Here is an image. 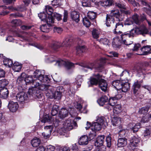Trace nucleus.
<instances>
[{
	"label": "nucleus",
	"mask_w": 151,
	"mask_h": 151,
	"mask_svg": "<svg viewBox=\"0 0 151 151\" xmlns=\"http://www.w3.org/2000/svg\"><path fill=\"white\" fill-rule=\"evenodd\" d=\"M25 74L24 73H22L21 75L19 76L17 79V81L19 83L23 80H24L25 76Z\"/></svg>",
	"instance_id": "338daca9"
},
{
	"label": "nucleus",
	"mask_w": 151,
	"mask_h": 151,
	"mask_svg": "<svg viewBox=\"0 0 151 151\" xmlns=\"http://www.w3.org/2000/svg\"><path fill=\"white\" fill-rule=\"evenodd\" d=\"M105 137L104 135L99 136L96 139L95 143V145L97 146L103 145V144L104 140Z\"/></svg>",
	"instance_id": "4be33fe9"
},
{
	"label": "nucleus",
	"mask_w": 151,
	"mask_h": 151,
	"mask_svg": "<svg viewBox=\"0 0 151 151\" xmlns=\"http://www.w3.org/2000/svg\"><path fill=\"white\" fill-rule=\"evenodd\" d=\"M18 106V104L17 102L10 101L8 105V107L11 111L14 112L17 110Z\"/></svg>",
	"instance_id": "ddd939ff"
},
{
	"label": "nucleus",
	"mask_w": 151,
	"mask_h": 151,
	"mask_svg": "<svg viewBox=\"0 0 151 151\" xmlns=\"http://www.w3.org/2000/svg\"><path fill=\"white\" fill-rule=\"evenodd\" d=\"M52 27L47 24L42 25L40 27L41 30L44 32H48Z\"/></svg>",
	"instance_id": "7c9ffc66"
},
{
	"label": "nucleus",
	"mask_w": 151,
	"mask_h": 151,
	"mask_svg": "<svg viewBox=\"0 0 151 151\" xmlns=\"http://www.w3.org/2000/svg\"><path fill=\"white\" fill-rule=\"evenodd\" d=\"M112 123L114 126H118L121 123V119L118 117H114L112 119Z\"/></svg>",
	"instance_id": "c756f323"
},
{
	"label": "nucleus",
	"mask_w": 151,
	"mask_h": 151,
	"mask_svg": "<svg viewBox=\"0 0 151 151\" xmlns=\"http://www.w3.org/2000/svg\"><path fill=\"white\" fill-rule=\"evenodd\" d=\"M143 82L142 80L140 81L137 80L134 83L132 86L134 93L136 94L137 93L138 89L142 86Z\"/></svg>",
	"instance_id": "4468645a"
},
{
	"label": "nucleus",
	"mask_w": 151,
	"mask_h": 151,
	"mask_svg": "<svg viewBox=\"0 0 151 151\" xmlns=\"http://www.w3.org/2000/svg\"><path fill=\"white\" fill-rule=\"evenodd\" d=\"M108 100V97L104 96H102L97 100V101L100 106H103L107 102Z\"/></svg>",
	"instance_id": "bb28decb"
},
{
	"label": "nucleus",
	"mask_w": 151,
	"mask_h": 151,
	"mask_svg": "<svg viewBox=\"0 0 151 151\" xmlns=\"http://www.w3.org/2000/svg\"><path fill=\"white\" fill-rule=\"evenodd\" d=\"M113 108V112L115 114H118L122 110L121 105L120 104H117L115 105Z\"/></svg>",
	"instance_id": "4c0bfd02"
},
{
	"label": "nucleus",
	"mask_w": 151,
	"mask_h": 151,
	"mask_svg": "<svg viewBox=\"0 0 151 151\" xmlns=\"http://www.w3.org/2000/svg\"><path fill=\"white\" fill-rule=\"evenodd\" d=\"M36 80V79H35L34 78H33L31 76H28L26 78L25 77L24 81H25L27 84L32 83L33 85H34L33 82Z\"/></svg>",
	"instance_id": "ea45409f"
},
{
	"label": "nucleus",
	"mask_w": 151,
	"mask_h": 151,
	"mask_svg": "<svg viewBox=\"0 0 151 151\" xmlns=\"http://www.w3.org/2000/svg\"><path fill=\"white\" fill-rule=\"evenodd\" d=\"M26 6H24L23 5H20L18 6L17 8H15V11H19L22 12L26 10Z\"/></svg>",
	"instance_id": "13d9d810"
},
{
	"label": "nucleus",
	"mask_w": 151,
	"mask_h": 151,
	"mask_svg": "<svg viewBox=\"0 0 151 151\" xmlns=\"http://www.w3.org/2000/svg\"><path fill=\"white\" fill-rule=\"evenodd\" d=\"M11 22L16 26L19 25L22 23L20 19H13L12 21Z\"/></svg>",
	"instance_id": "e2e57ef3"
},
{
	"label": "nucleus",
	"mask_w": 151,
	"mask_h": 151,
	"mask_svg": "<svg viewBox=\"0 0 151 151\" xmlns=\"http://www.w3.org/2000/svg\"><path fill=\"white\" fill-rule=\"evenodd\" d=\"M88 18L91 19H94L96 16V14L94 12L92 11L88 12L87 14Z\"/></svg>",
	"instance_id": "603ef678"
},
{
	"label": "nucleus",
	"mask_w": 151,
	"mask_h": 151,
	"mask_svg": "<svg viewBox=\"0 0 151 151\" xmlns=\"http://www.w3.org/2000/svg\"><path fill=\"white\" fill-rule=\"evenodd\" d=\"M51 89L50 90L49 93H47V96L49 97L52 96V97L55 99L58 100L60 99L62 96V87H58L57 88Z\"/></svg>",
	"instance_id": "39448f33"
},
{
	"label": "nucleus",
	"mask_w": 151,
	"mask_h": 151,
	"mask_svg": "<svg viewBox=\"0 0 151 151\" xmlns=\"http://www.w3.org/2000/svg\"><path fill=\"white\" fill-rule=\"evenodd\" d=\"M130 88L129 84L128 83L122 82V85L121 90L122 92H125L127 91Z\"/></svg>",
	"instance_id": "473e14b6"
},
{
	"label": "nucleus",
	"mask_w": 151,
	"mask_h": 151,
	"mask_svg": "<svg viewBox=\"0 0 151 151\" xmlns=\"http://www.w3.org/2000/svg\"><path fill=\"white\" fill-rule=\"evenodd\" d=\"M113 3V0H106L104 1H101L100 4L102 6H109L111 5Z\"/></svg>",
	"instance_id": "e433bc0d"
},
{
	"label": "nucleus",
	"mask_w": 151,
	"mask_h": 151,
	"mask_svg": "<svg viewBox=\"0 0 151 151\" xmlns=\"http://www.w3.org/2000/svg\"><path fill=\"white\" fill-rule=\"evenodd\" d=\"M127 131V130L125 129H123L121 130L119 133V136L120 137L122 138L124 137V136H125L126 133Z\"/></svg>",
	"instance_id": "0e129e2a"
},
{
	"label": "nucleus",
	"mask_w": 151,
	"mask_h": 151,
	"mask_svg": "<svg viewBox=\"0 0 151 151\" xmlns=\"http://www.w3.org/2000/svg\"><path fill=\"white\" fill-rule=\"evenodd\" d=\"M38 91H45V93L46 95L47 94L46 93H49L50 90L51 89H55L54 87H52L50 85H46L40 84L39 86H37Z\"/></svg>",
	"instance_id": "6e6552de"
},
{
	"label": "nucleus",
	"mask_w": 151,
	"mask_h": 151,
	"mask_svg": "<svg viewBox=\"0 0 151 151\" xmlns=\"http://www.w3.org/2000/svg\"><path fill=\"white\" fill-rule=\"evenodd\" d=\"M28 93L29 95L35 97H39L40 94L39 91H38L37 86H35L32 88H29Z\"/></svg>",
	"instance_id": "9d476101"
},
{
	"label": "nucleus",
	"mask_w": 151,
	"mask_h": 151,
	"mask_svg": "<svg viewBox=\"0 0 151 151\" xmlns=\"http://www.w3.org/2000/svg\"><path fill=\"white\" fill-rule=\"evenodd\" d=\"M48 79V78L46 76H44L43 75L41 76L40 78H37L33 82V83L35 86H38L40 84L43 83H46Z\"/></svg>",
	"instance_id": "9b49d317"
},
{
	"label": "nucleus",
	"mask_w": 151,
	"mask_h": 151,
	"mask_svg": "<svg viewBox=\"0 0 151 151\" xmlns=\"http://www.w3.org/2000/svg\"><path fill=\"white\" fill-rule=\"evenodd\" d=\"M76 83L78 86L79 87L80 86L83 80L82 76L81 75H78L76 78Z\"/></svg>",
	"instance_id": "a19ab883"
},
{
	"label": "nucleus",
	"mask_w": 151,
	"mask_h": 151,
	"mask_svg": "<svg viewBox=\"0 0 151 151\" xmlns=\"http://www.w3.org/2000/svg\"><path fill=\"white\" fill-rule=\"evenodd\" d=\"M96 132H90L88 135V139L89 141L93 140V139H95L96 137Z\"/></svg>",
	"instance_id": "49530a36"
},
{
	"label": "nucleus",
	"mask_w": 151,
	"mask_h": 151,
	"mask_svg": "<svg viewBox=\"0 0 151 151\" xmlns=\"http://www.w3.org/2000/svg\"><path fill=\"white\" fill-rule=\"evenodd\" d=\"M50 46L52 49L56 50L62 46H64L63 44L57 41H53L52 42Z\"/></svg>",
	"instance_id": "393cba45"
},
{
	"label": "nucleus",
	"mask_w": 151,
	"mask_h": 151,
	"mask_svg": "<svg viewBox=\"0 0 151 151\" xmlns=\"http://www.w3.org/2000/svg\"><path fill=\"white\" fill-rule=\"evenodd\" d=\"M119 13V11L118 9L112 10L111 11V15H111L112 16H113L116 17L117 15H118Z\"/></svg>",
	"instance_id": "69168bd1"
},
{
	"label": "nucleus",
	"mask_w": 151,
	"mask_h": 151,
	"mask_svg": "<svg viewBox=\"0 0 151 151\" xmlns=\"http://www.w3.org/2000/svg\"><path fill=\"white\" fill-rule=\"evenodd\" d=\"M52 119V118L47 115H46L41 121V122L43 123L49 122Z\"/></svg>",
	"instance_id": "680f3d73"
},
{
	"label": "nucleus",
	"mask_w": 151,
	"mask_h": 151,
	"mask_svg": "<svg viewBox=\"0 0 151 151\" xmlns=\"http://www.w3.org/2000/svg\"><path fill=\"white\" fill-rule=\"evenodd\" d=\"M116 103L117 100L116 99L115 97H112L109 99L108 103L104 107L108 110H111Z\"/></svg>",
	"instance_id": "1a4fd4ad"
},
{
	"label": "nucleus",
	"mask_w": 151,
	"mask_h": 151,
	"mask_svg": "<svg viewBox=\"0 0 151 151\" xmlns=\"http://www.w3.org/2000/svg\"><path fill=\"white\" fill-rule=\"evenodd\" d=\"M83 23L84 25L86 27H88L91 25V22L87 17L83 19Z\"/></svg>",
	"instance_id": "6e6d98bb"
},
{
	"label": "nucleus",
	"mask_w": 151,
	"mask_h": 151,
	"mask_svg": "<svg viewBox=\"0 0 151 151\" xmlns=\"http://www.w3.org/2000/svg\"><path fill=\"white\" fill-rule=\"evenodd\" d=\"M100 42L101 43L105 45H109L110 43L109 40L105 38L101 39Z\"/></svg>",
	"instance_id": "bf43d9fd"
},
{
	"label": "nucleus",
	"mask_w": 151,
	"mask_h": 151,
	"mask_svg": "<svg viewBox=\"0 0 151 151\" xmlns=\"http://www.w3.org/2000/svg\"><path fill=\"white\" fill-rule=\"evenodd\" d=\"M8 94V91L6 88H2L0 89V97L5 99L7 97Z\"/></svg>",
	"instance_id": "a878e982"
},
{
	"label": "nucleus",
	"mask_w": 151,
	"mask_h": 151,
	"mask_svg": "<svg viewBox=\"0 0 151 151\" xmlns=\"http://www.w3.org/2000/svg\"><path fill=\"white\" fill-rule=\"evenodd\" d=\"M127 139L124 138H119L117 145L119 147H122L126 146L127 144Z\"/></svg>",
	"instance_id": "412c9836"
},
{
	"label": "nucleus",
	"mask_w": 151,
	"mask_h": 151,
	"mask_svg": "<svg viewBox=\"0 0 151 151\" xmlns=\"http://www.w3.org/2000/svg\"><path fill=\"white\" fill-rule=\"evenodd\" d=\"M31 143L33 147H37L40 144V141L39 138L35 137L31 140Z\"/></svg>",
	"instance_id": "2f4dec72"
},
{
	"label": "nucleus",
	"mask_w": 151,
	"mask_h": 151,
	"mask_svg": "<svg viewBox=\"0 0 151 151\" xmlns=\"http://www.w3.org/2000/svg\"><path fill=\"white\" fill-rule=\"evenodd\" d=\"M55 149L54 146L50 145L47 146L45 149V151H54Z\"/></svg>",
	"instance_id": "774afa93"
},
{
	"label": "nucleus",
	"mask_w": 151,
	"mask_h": 151,
	"mask_svg": "<svg viewBox=\"0 0 151 151\" xmlns=\"http://www.w3.org/2000/svg\"><path fill=\"white\" fill-rule=\"evenodd\" d=\"M115 6L119 8L126 9V7L125 5L122 2L118 1L115 3Z\"/></svg>",
	"instance_id": "09e8293b"
},
{
	"label": "nucleus",
	"mask_w": 151,
	"mask_h": 151,
	"mask_svg": "<svg viewBox=\"0 0 151 151\" xmlns=\"http://www.w3.org/2000/svg\"><path fill=\"white\" fill-rule=\"evenodd\" d=\"M43 75L41 73V72L39 70H36L34 73V78L35 79L40 78L41 76Z\"/></svg>",
	"instance_id": "c03bdc74"
},
{
	"label": "nucleus",
	"mask_w": 151,
	"mask_h": 151,
	"mask_svg": "<svg viewBox=\"0 0 151 151\" xmlns=\"http://www.w3.org/2000/svg\"><path fill=\"white\" fill-rule=\"evenodd\" d=\"M8 81L5 79L0 80V88H4L8 84Z\"/></svg>",
	"instance_id": "8fccbe9b"
},
{
	"label": "nucleus",
	"mask_w": 151,
	"mask_h": 151,
	"mask_svg": "<svg viewBox=\"0 0 151 151\" xmlns=\"http://www.w3.org/2000/svg\"><path fill=\"white\" fill-rule=\"evenodd\" d=\"M141 50L143 53L141 54L140 55H147L151 53V46L150 45L144 46L141 48Z\"/></svg>",
	"instance_id": "a211bd4d"
},
{
	"label": "nucleus",
	"mask_w": 151,
	"mask_h": 151,
	"mask_svg": "<svg viewBox=\"0 0 151 151\" xmlns=\"http://www.w3.org/2000/svg\"><path fill=\"white\" fill-rule=\"evenodd\" d=\"M113 26H115L114 32L115 34H119L122 33L123 27L122 24L119 23H115Z\"/></svg>",
	"instance_id": "dca6fc26"
},
{
	"label": "nucleus",
	"mask_w": 151,
	"mask_h": 151,
	"mask_svg": "<svg viewBox=\"0 0 151 151\" xmlns=\"http://www.w3.org/2000/svg\"><path fill=\"white\" fill-rule=\"evenodd\" d=\"M141 3L144 5L147 6L146 9H147V13L150 16H151V4H148L144 0H140Z\"/></svg>",
	"instance_id": "c85d7f7f"
},
{
	"label": "nucleus",
	"mask_w": 151,
	"mask_h": 151,
	"mask_svg": "<svg viewBox=\"0 0 151 151\" xmlns=\"http://www.w3.org/2000/svg\"><path fill=\"white\" fill-rule=\"evenodd\" d=\"M3 63L5 65L10 67L12 65V61L10 59H5L3 60Z\"/></svg>",
	"instance_id": "de8ad7c7"
},
{
	"label": "nucleus",
	"mask_w": 151,
	"mask_h": 151,
	"mask_svg": "<svg viewBox=\"0 0 151 151\" xmlns=\"http://www.w3.org/2000/svg\"><path fill=\"white\" fill-rule=\"evenodd\" d=\"M87 124L88 127H85L86 129H87L90 128V129L92 132H96V131L100 130L101 128V124L98 122L93 123L91 125V123L87 122Z\"/></svg>",
	"instance_id": "0eeeda50"
},
{
	"label": "nucleus",
	"mask_w": 151,
	"mask_h": 151,
	"mask_svg": "<svg viewBox=\"0 0 151 151\" xmlns=\"http://www.w3.org/2000/svg\"><path fill=\"white\" fill-rule=\"evenodd\" d=\"M114 19L113 17L107 14L106 17V24L107 27H112L114 24Z\"/></svg>",
	"instance_id": "f8f14e48"
},
{
	"label": "nucleus",
	"mask_w": 151,
	"mask_h": 151,
	"mask_svg": "<svg viewBox=\"0 0 151 151\" xmlns=\"http://www.w3.org/2000/svg\"><path fill=\"white\" fill-rule=\"evenodd\" d=\"M120 43L119 39L117 38H116L113 39L112 42V45L114 47H117L119 45Z\"/></svg>",
	"instance_id": "3c124183"
},
{
	"label": "nucleus",
	"mask_w": 151,
	"mask_h": 151,
	"mask_svg": "<svg viewBox=\"0 0 151 151\" xmlns=\"http://www.w3.org/2000/svg\"><path fill=\"white\" fill-rule=\"evenodd\" d=\"M88 137L86 135H84L81 137L78 140L79 145H86L88 143Z\"/></svg>",
	"instance_id": "aec40b11"
},
{
	"label": "nucleus",
	"mask_w": 151,
	"mask_h": 151,
	"mask_svg": "<svg viewBox=\"0 0 151 151\" xmlns=\"http://www.w3.org/2000/svg\"><path fill=\"white\" fill-rule=\"evenodd\" d=\"M106 142L107 146L110 147L111 145V138L110 135H108L106 137Z\"/></svg>",
	"instance_id": "4d7b16f0"
},
{
	"label": "nucleus",
	"mask_w": 151,
	"mask_h": 151,
	"mask_svg": "<svg viewBox=\"0 0 151 151\" xmlns=\"http://www.w3.org/2000/svg\"><path fill=\"white\" fill-rule=\"evenodd\" d=\"M102 76L99 74H93V77H91L90 80L88 82L92 85H96L98 83L101 90L105 91L107 88V83L105 80L102 78Z\"/></svg>",
	"instance_id": "f03ea898"
},
{
	"label": "nucleus",
	"mask_w": 151,
	"mask_h": 151,
	"mask_svg": "<svg viewBox=\"0 0 151 151\" xmlns=\"http://www.w3.org/2000/svg\"><path fill=\"white\" fill-rule=\"evenodd\" d=\"M27 98V94L23 92L19 93L16 96V98L17 101L21 102L26 100Z\"/></svg>",
	"instance_id": "6ab92c4d"
},
{
	"label": "nucleus",
	"mask_w": 151,
	"mask_h": 151,
	"mask_svg": "<svg viewBox=\"0 0 151 151\" xmlns=\"http://www.w3.org/2000/svg\"><path fill=\"white\" fill-rule=\"evenodd\" d=\"M93 37L95 39H97L99 37L100 34L99 31L95 29H93L92 31Z\"/></svg>",
	"instance_id": "79ce46f5"
},
{
	"label": "nucleus",
	"mask_w": 151,
	"mask_h": 151,
	"mask_svg": "<svg viewBox=\"0 0 151 151\" xmlns=\"http://www.w3.org/2000/svg\"><path fill=\"white\" fill-rule=\"evenodd\" d=\"M68 111L67 110L64 108H62L59 113V116L61 119H64L68 115Z\"/></svg>",
	"instance_id": "5701e85b"
},
{
	"label": "nucleus",
	"mask_w": 151,
	"mask_h": 151,
	"mask_svg": "<svg viewBox=\"0 0 151 151\" xmlns=\"http://www.w3.org/2000/svg\"><path fill=\"white\" fill-rule=\"evenodd\" d=\"M12 68L15 71L18 72L21 70L22 66L18 62H15L12 65Z\"/></svg>",
	"instance_id": "72a5a7b5"
},
{
	"label": "nucleus",
	"mask_w": 151,
	"mask_h": 151,
	"mask_svg": "<svg viewBox=\"0 0 151 151\" xmlns=\"http://www.w3.org/2000/svg\"><path fill=\"white\" fill-rule=\"evenodd\" d=\"M59 109V106L56 105H54L52 108L51 111V114L52 116L56 115Z\"/></svg>",
	"instance_id": "58836bf2"
},
{
	"label": "nucleus",
	"mask_w": 151,
	"mask_h": 151,
	"mask_svg": "<svg viewBox=\"0 0 151 151\" xmlns=\"http://www.w3.org/2000/svg\"><path fill=\"white\" fill-rule=\"evenodd\" d=\"M122 81L116 80L113 81L112 84L117 90H120L122 85Z\"/></svg>",
	"instance_id": "b1692460"
},
{
	"label": "nucleus",
	"mask_w": 151,
	"mask_h": 151,
	"mask_svg": "<svg viewBox=\"0 0 151 151\" xmlns=\"http://www.w3.org/2000/svg\"><path fill=\"white\" fill-rule=\"evenodd\" d=\"M48 63L55 62V65L58 67H60L64 65L68 69H70L74 65V64L67 61L59 59L57 60H55L54 58L52 56L50 57L48 59Z\"/></svg>",
	"instance_id": "20e7f679"
},
{
	"label": "nucleus",
	"mask_w": 151,
	"mask_h": 151,
	"mask_svg": "<svg viewBox=\"0 0 151 151\" xmlns=\"http://www.w3.org/2000/svg\"><path fill=\"white\" fill-rule=\"evenodd\" d=\"M45 9L47 13L49 15H51L53 12V10L52 7L49 6H45Z\"/></svg>",
	"instance_id": "864d4df0"
},
{
	"label": "nucleus",
	"mask_w": 151,
	"mask_h": 151,
	"mask_svg": "<svg viewBox=\"0 0 151 151\" xmlns=\"http://www.w3.org/2000/svg\"><path fill=\"white\" fill-rule=\"evenodd\" d=\"M128 127L129 129H131L133 132L135 133L137 131L140 127V123L136 124L133 123H130L128 124Z\"/></svg>",
	"instance_id": "2eb2a0df"
},
{
	"label": "nucleus",
	"mask_w": 151,
	"mask_h": 151,
	"mask_svg": "<svg viewBox=\"0 0 151 151\" xmlns=\"http://www.w3.org/2000/svg\"><path fill=\"white\" fill-rule=\"evenodd\" d=\"M63 124L64 128L68 130H70L77 126V124L75 121L69 119L66 120Z\"/></svg>",
	"instance_id": "423d86ee"
},
{
	"label": "nucleus",
	"mask_w": 151,
	"mask_h": 151,
	"mask_svg": "<svg viewBox=\"0 0 151 151\" xmlns=\"http://www.w3.org/2000/svg\"><path fill=\"white\" fill-rule=\"evenodd\" d=\"M127 20L129 22V25L132 24L133 22H134L137 24L139 25L140 24V22L139 19V16L137 14H134L132 18L128 19Z\"/></svg>",
	"instance_id": "f3484780"
},
{
	"label": "nucleus",
	"mask_w": 151,
	"mask_h": 151,
	"mask_svg": "<svg viewBox=\"0 0 151 151\" xmlns=\"http://www.w3.org/2000/svg\"><path fill=\"white\" fill-rule=\"evenodd\" d=\"M137 146V145L135 144L134 142H133L131 140H130L129 146H128L129 148V150H135V147Z\"/></svg>",
	"instance_id": "5fc2aeb1"
},
{
	"label": "nucleus",
	"mask_w": 151,
	"mask_h": 151,
	"mask_svg": "<svg viewBox=\"0 0 151 151\" xmlns=\"http://www.w3.org/2000/svg\"><path fill=\"white\" fill-rule=\"evenodd\" d=\"M106 61V58H101L100 59V60L98 61L90 63L87 65H85L82 63L80 64L79 65L82 67L91 70L94 68L96 70H99V68L102 67L103 64L105 63Z\"/></svg>",
	"instance_id": "7ed1b4c3"
},
{
	"label": "nucleus",
	"mask_w": 151,
	"mask_h": 151,
	"mask_svg": "<svg viewBox=\"0 0 151 151\" xmlns=\"http://www.w3.org/2000/svg\"><path fill=\"white\" fill-rule=\"evenodd\" d=\"M97 121L98 123L101 124V126L102 125L105 127L107 126V122L105 121V118L103 116L99 117L97 119Z\"/></svg>",
	"instance_id": "c9c22d12"
},
{
	"label": "nucleus",
	"mask_w": 151,
	"mask_h": 151,
	"mask_svg": "<svg viewBox=\"0 0 151 151\" xmlns=\"http://www.w3.org/2000/svg\"><path fill=\"white\" fill-rule=\"evenodd\" d=\"M45 21L46 22L47 24L52 27L53 23H54V19L52 15H49Z\"/></svg>",
	"instance_id": "f704fd0d"
},
{
	"label": "nucleus",
	"mask_w": 151,
	"mask_h": 151,
	"mask_svg": "<svg viewBox=\"0 0 151 151\" xmlns=\"http://www.w3.org/2000/svg\"><path fill=\"white\" fill-rule=\"evenodd\" d=\"M76 54H79L84 52L85 50V47L84 46H78L76 48Z\"/></svg>",
	"instance_id": "37998d69"
},
{
	"label": "nucleus",
	"mask_w": 151,
	"mask_h": 151,
	"mask_svg": "<svg viewBox=\"0 0 151 151\" xmlns=\"http://www.w3.org/2000/svg\"><path fill=\"white\" fill-rule=\"evenodd\" d=\"M71 17L73 20L77 22L79 21V13L76 11H73L71 13Z\"/></svg>",
	"instance_id": "cd10ccee"
},
{
	"label": "nucleus",
	"mask_w": 151,
	"mask_h": 151,
	"mask_svg": "<svg viewBox=\"0 0 151 151\" xmlns=\"http://www.w3.org/2000/svg\"><path fill=\"white\" fill-rule=\"evenodd\" d=\"M38 17L41 20L45 21L47 15L45 13L43 12L39 14Z\"/></svg>",
	"instance_id": "052dcab7"
},
{
	"label": "nucleus",
	"mask_w": 151,
	"mask_h": 151,
	"mask_svg": "<svg viewBox=\"0 0 151 151\" xmlns=\"http://www.w3.org/2000/svg\"><path fill=\"white\" fill-rule=\"evenodd\" d=\"M150 29H148L144 25H141L139 27H136L132 29L128 33H124L121 35L122 43L128 46L132 44L133 42L129 41L130 37H133L136 35H142L145 36L149 33Z\"/></svg>",
	"instance_id": "f257e3e1"
},
{
	"label": "nucleus",
	"mask_w": 151,
	"mask_h": 151,
	"mask_svg": "<svg viewBox=\"0 0 151 151\" xmlns=\"http://www.w3.org/2000/svg\"><path fill=\"white\" fill-rule=\"evenodd\" d=\"M150 108L149 106L144 107L139 110V112L141 114H145L147 113Z\"/></svg>",
	"instance_id": "a18cd8bd"
}]
</instances>
